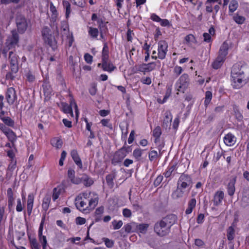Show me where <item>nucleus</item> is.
<instances>
[{
    "label": "nucleus",
    "instance_id": "0e129e2a",
    "mask_svg": "<svg viewBox=\"0 0 249 249\" xmlns=\"http://www.w3.org/2000/svg\"><path fill=\"white\" fill-rule=\"evenodd\" d=\"M0 129L3 132V133H4L5 135L11 130L4 124L1 123H0Z\"/></svg>",
    "mask_w": 249,
    "mask_h": 249
},
{
    "label": "nucleus",
    "instance_id": "393cba45",
    "mask_svg": "<svg viewBox=\"0 0 249 249\" xmlns=\"http://www.w3.org/2000/svg\"><path fill=\"white\" fill-rule=\"evenodd\" d=\"M82 182L85 186L88 187L90 186L93 184L94 181L90 178H89L87 175L84 174L82 176Z\"/></svg>",
    "mask_w": 249,
    "mask_h": 249
},
{
    "label": "nucleus",
    "instance_id": "72a5a7b5",
    "mask_svg": "<svg viewBox=\"0 0 249 249\" xmlns=\"http://www.w3.org/2000/svg\"><path fill=\"white\" fill-rule=\"evenodd\" d=\"M235 231L232 226H230L227 230V238L229 241H232L234 239Z\"/></svg>",
    "mask_w": 249,
    "mask_h": 249
},
{
    "label": "nucleus",
    "instance_id": "de8ad7c7",
    "mask_svg": "<svg viewBox=\"0 0 249 249\" xmlns=\"http://www.w3.org/2000/svg\"><path fill=\"white\" fill-rule=\"evenodd\" d=\"M98 197H95L94 198L91 199L89 201V206L92 208V209H94L96 205L98 204Z\"/></svg>",
    "mask_w": 249,
    "mask_h": 249
},
{
    "label": "nucleus",
    "instance_id": "0eeeda50",
    "mask_svg": "<svg viewBox=\"0 0 249 249\" xmlns=\"http://www.w3.org/2000/svg\"><path fill=\"white\" fill-rule=\"evenodd\" d=\"M125 157L126 152H125L124 148H121L114 154L111 159V163L114 165H116L118 163L121 162Z\"/></svg>",
    "mask_w": 249,
    "mask_h": 249
},
{
    "label": "nucleus",
    "instance_id": "680f3d73",
    "mask_svg": "<svg viewBox=\"0 0 249 249\" xmlns=\"http://www.w3.org/2000/svg\"><path fill=\"white\" fill-rule=\"evenodd\" d=\"M97 90L96 85L93 84L89 89V93L92 96L95 95L97 92Z\"/></svg>",
    "mask_w": 249,
    "mask_h": 249
},
{
    "label": "nucleus",
    "instance_id": "b1692460",
    "mask_svg": "<svg viewBox=\"0 0 249 249\" xmlns=\"http://www.w3.org/2000/svg\"><path fill=\"white\" fill-rule=\"evenodd\" d=\"M196 201L195 198H192L188 202V208L186 210L185 213L187 214H190L194 208L196 207Z\"/></svg>",
    "mask_w": 249,
    "mask_h": 249
},
{
    "label": "nucleus",
    "instance_id": "39448f33",
    "mask_svg": "<svg viewBox=\"0 0 249 249\" xmlns=\"http://www.w3.org/2000/svg\"><path fill=\"white\" fill-rule=\"evenodd\" d=\"M16 23L18 33L23 34L28 27V22L25 17L21 14H18L16 17Z\"/></svg>",
    "mask_w": 249,
    "mask_h": 249
},
{
    "label": "nucleus",
    "instance_id": "69168bd1",
    "mask_svg": "<svg viewBox=\"0 0 249 249\" xmlns=\"http://www.w3.org/2000/svg\"><path fill=\"white\" fill-rule=\"evenodd\" d=\"M86 219L81 217H77L76 218V223L77 225H83L86 223Z\"/></svg>",
    "mask_w": 249,
    "mask_h": 249
},
{
    "label": "nucleus",
    "instance_id": "5fc2aeb1",
    "mask_svg": "<svg viewBox=\"0 0 249 249\" xmlns=\"http://www.w3.org/2000/svg\"><path fill=\"white\" fill-rule=\"evenodd\" d=\"M26 77L27 80L30 82H33L35 79V76L31 71H29L26 73Z\"/></svg>",
    "mask_w": 249,
    "mask_h": 249
},
{
    "label": "nucleus",
    "instance_id": "dca6fc26",
    "mask_svg": "<svg viewBox=\"0 0 249 249\" xmlns=\"http://www.w3.org/2000/svg\"><path fill=\"white\" fill-rule=\"evenodd\" d=\"M116 176L115 170L112 171L110 174L107 175L106 180L108 186L110 188H113L114 183L113 180L115 178Z\"/></svg>",
    "mask_w": 249,
    "mask_h": 249
},
{
    "label": "nucleus",
    "instance_id": "ddd939ff",
    "mask_svg": "<svg viewBox=\"0 0 249 249\" xmlns=\"http://www.w3.org/2000/svg\"><path fill=\"white\" fill-rule=\"evenodd\" d=\"M162 220L171 229V227L176 222L177 217L176 215L172 214L162 218Z\"/></svg>",
    "mask_w": 249,
    "mask_h": 249
},
{
    "label": "nucleus",
    "instance_id": "1a4fd4ad",
    "mask_svg": "<svg viewBox=\"0 0 249 249\" xmlns=\"http://www.w3.org/2000/svg\"><path fill=\"white\" fill-rule=\"evenodd\" d=\"M168 44L165 40H160L158 42V57L163 59L167 52Z\"/></svg>",
    "mask_w": 249,
    "mask_h": 249
},
{
    "label": "nucleus",
    "instance_id": "6ab92c4d",
    "mask_svg": "<svg viewBox=\"0 0 249 249\" xmlns=\"http://www.w3.org/2000/svg\"><path fill=\"white\" fill-rule=\"evenodd\" d=\"M242 205L245 207L249 205V189L244 190L241 200Z\"/></svg>",
    "mask_w": 249,
    "mask_h": 249
},
{
    "label": "nucleus",
    "instance_id": "603ef678",
    "mask_svg": "<svg viewBox=\"0 0 249 249\" xmlns=\"http://www.w3.org/2000/svg\"><path fill=\"white\" fill-rule=\"evenodd\" d=\"M104 241L105 242V245L108 248H112L114 245L113 241L110 240L107 238H104L103 239Z\"/></svg>",
    "mask_w": 249,
    "mask_h": 249
},
{
    "label": "nucleus",
    "instance_id": "2f4dec72",
    "mask_svg": "<svg viewBox=\"0 0 249 249\" xmlns=\"http://www.w3.org/2000/svg\"><path fill=\"white\" fill-rule=\"evenodd\" d=\"M88 33L91 37L93 38H96L98 36L99 32L98 29L90 27H89Z\"/></svg>",
    "mask_w": 249,
    "mask_h": 249
},
{
    "label": "nucleus",
    "instance_id": "052dcab7",
    "mask_svg": "<svg viewBox=\"0 0 249 249\" xmlns=\"http://www.w3.org/2000/svg\"><path fill=\"white\" fill-rule=\"evenodd\" d=\"M234 113L236 117V118L239 121H242L243 119V116L241 114V113L240 112V111L238 109H234Z\"/></svg>",
    "mask_w": 249,
    "mask_h": 249
},
{
    "label": "nucleus",
    "instance_id": "c03bdc74",
    "mask_svg": "<svg viewBox=\"0 0 249 249\" xmlns=\"http://www.w3.org/2000/svg\"><path fill=\"white\" fill-rule=\"evenodd\" d=\"M149 159L150 161H153L158 158L159 155L158 154V152L155 150H152L149 152Z\"/></svg>",
    "mask_w": 249,
    "mask_h": 249
},
{
    "label": "nucleus",
    "instance_id": "49530a36",
    "mask_svg": "<svg viewBox=\"0 0 249 249\" xmlns=\"http://www.w3.org/2000/svg\"><path fill=\"white\" fill-rule=\"evenodd\" d=\"M161 134V130L160 126H157L153 131V136L154 137H160Z\"/></svg>",
    "mask_w": 249,
    "mask_h": 249
},
{
    "label": "nucleus",
    "instance_id": "4468645a",
    "mask_svg": "<svg viewBox=\"0 0 249 249\" xmlns=\"http://www.w3.org/2000/svg\"><path fill=\"white\" fill-rule=\"evenodd\" d=\"M71 155L75 164L79 168L82 169L83 167L82 163L77 150L75 149L71 150Z\"/></svg>",
    "mask_w": 249,
    "mask_h": 249
},
{
    "label": "nucleus",
    "instance_id": "4d7b16f0",
    "mask_svg": "<svg viewBox=\"0 0 249 249\" xmlns=\"http://www.w3.org/2000/svg\"><path fill=\"white\" fill-rule=\"evenodd\" d=\"M109 55V48L107 42L104 43V47L103 48L102 55Z\"/></svg>",
    "mask_w": 249,
    "mask_h": 249
},
{
    "label": "nucleus",
    "instance_id": "bf43d9fd",
    "mask_svg": "<svg viewBox=\"0 0 249 249\" xmlns=\"http://www.w3.org/2000/svg\"><path fill=\"white\" fill-rule=\"evenodd\" d=\"M84 58L87 63L91 64L92 62L93 57L88 53L85 54Z\"/></svg>",
    "mask_w": 249,
    "mask_h": 249
},
{
    "label": "nucleus",
    "instance_id": "79ce46f5",
    "mask_svg": "<svg viewBox=\"0 0 249 249\" xmlns=\"http://www.w3.org/2000/svg\"><path fill=\"white\" fill-rule=\"evenodd\" d=\"M112 224L114 230H118L122 226L123 223L122 220H119L118 221L116 220H114L112 222Z\"/></svg>",
    "mask_w": 249,
    "mask_h": 249
},
{
    "label": "nucleus",
    "instance_id": "a19ab883",
    "mask_svg": "<svg viewBox=\"0 0 249 249\" xmlns=\"http://www.w3.org/2000/svg\"><path fill=\"white\" fill-rule=\"evenodd\" d=\"M212 98V93L210 91H207L205 93V105L207 106L211 102Z\"/></svg>",
    "mask_w": 249,
    "mask_h": 249
},
{
    "label": "nucleus",
    "instance_id": "e2e57ef3",
    "mask_svg": "<svg viewBox=\"0 0 249 249\" xmlns=\"http://www.w3.org/2000/svg\"><path fill=\"white\" fill-rule=\"evenodd\" d=\"M123 214L125 217H130L131 216V212L129 209L125 208L123 211Z\"/></svg>",
    "mask_w": 249,
    "mask_h": 249
},
{
    "label": "nucleus",
    "instance_id": "a18cd8bd",
    "mask_svg": "<svg viewBox=\"0 0 249 249\" xmlns=\"http://www.w3.org/2000/svg\"><path fill=\"white\" fill-rule=\"evenodd\" d=\"M43 91L46 96H50L52 92V89L50 85L43 86Z\"/></svg>",
    "mask_w": 249,
    "mask_h": 249
},
{
    "label": "nucleus",
    "instance_id": "423d86ee",
    "mask_svg": "<svg viewBox=\"0 0 249 249\" xmlns=\"http://www.w3.org/2000/svg\"><path fill=\"white\" fill-rule=\"evenodd\" d=\"M19 41V35L15 31H12V36H9L6 40L5 46L8 49H12L15 48Z\"/></svg>",
    "mask_w": 249,
    "mask_h": 249
},
{
    "label": "nucleus",
    "instance_id": "f8f14e48",
    "mask_svg": "<svg viewBox=\"0 0 249 249\" xmlns=\"http://www.w3.org/2000/svg\"><path fill=\"white\" fill-rule=\"evenodd\" d=\"M224 197V193L222 191H217L215 192L213 200L214 205L218 206L221 204Z\"/></svg>",
    "mask_w": 249,
    "mask_h": 249
},
{
    "label": "nucleus",
    "instance_id": "20e7f679",
    "mask_svg": "<svg viewBox=\"0 0 249 249\" xmlns=\"http://www.w3.org/2000/svg\"><path fill=\"white\" fill-rule=\"evenodd\" d=\"M170 228L162 219L157 221L154 227V231L160 237L168 235L170 232Z\"/></svg>",
    "mask_w": 249,
    "mask_h": 249
},
{
    "label": "nucleus",
    "instance_id": "338daca9",
    "mask_svg": "<svg viewBox=\"0 0 249 249\" xmlns=\"http://www.w3.org/2000/svg\"><path fill=\"white\" fill-rule=\"evenodd\" d=\"M203 36L204 37V41L206 42H210L211 41L212 37L209 34L207 33H204L203 35Z\"/></svg>",
    "mask_w": 249,
    "mask_h": 249
},
{
    "label": "nucleus",
    "instance_id": "a211bd4d",
    "mask_svg": "<svg viewBox=\"0 0 249 249\" xmlns=\"http://www.w3.org/2000/svg\"><path fill=\"white\" fill-rule=\"evenodd\" d=\"M244 75L242 76H237V78H232V85L234 89H239L242 86L243 78Z\"/></svg>",
    "mask_w": 249,
    "mask_h": 249
},
{
    "label": "nucleus",
    "instance_id": "58836bf2",
    "mask_svg": "<svg viewBox=\"0 0 249 249\" xmlns=\"http://www.w3.org/2000/svg\"><path fill=\"white\" fill-rule=\"evenodd\" d=\"M233 19L234 21L238 24H243L245 20V18L244 17L239 16L238 15L234 16Z\"/></svg>",
    "mask_w": 249,
    "mask_h": 249
},
{
    "label": "nucleus",
    "instance_id": "864d4df0",
    "mask_svg": "<svg viewBox=\"0 0 249 249\" xmlns=\"http://www.w3.org/2000/svg\"><path fill=\"white\" fill-rule=\"evenodd\" d=\"M110 60L109 59V55H102V66L105 67L107 63H108Z\"/></svg>",
    "mask_w": 249,
    "mask_h": 249
},
{
    "label": "nucleus",
    "instance_id": "c9c22d12",
    "mask_svg": "<svg viewBox=\"0 0 249 249\" xmlns=\"http://www.w3.org/2000/svg\"><path fill=\"white\" fill-rule=\"evenodd\" d=\"M5 135L8 138V140L13 143L14 145V142L16 140V135L15 133L11 129Z\"/></svg>",
    "mask_w": 249,
    "mask_h": 249
},
{
    "label": "nucleus",
    "instance_id": "9b49d317",
    "mask_svg": "<svg viewBox=\"0 0 249 249\" xmlns=\"http://www.w3.org/2000/svg\"><path fill=\"white\" fill-rule=\"evenodd\" d=\"M5 98L9 105H13L14 104L17 98L16 91L14 88H9L7 89Z\"/></svg>",
    "mask_w": 249,
    "mask_h": 249
},
{
    "label": "nucleus",
    "instance_id": "bb28decb",
    "mask_svg": "<svg viewBox=\"0 0 249 249\" xmlns=\"http://www.w3.org/2000/svg\"><path fill=\"white\" fill-rule=\"evenodd\" d=\"M61 106L62 110L65 113L71 114L72 116H73L72 107L71 106H69L68 104L65 102H62Z\"/></svg>",
    "mask_w": 249,
    "mask_h": 249
},
{
    "label": "nucleus",
    "instance_id": "412c9836",
    "mask_svg": "<svg viewBox=\"0 0 249 249\" xmlns=\"http://www.w3.org/2000/svg\"><path fill=\"white\" fill-rule=\"evenodd\" d=\"M224 141L227 145H233L235 142L234 136L231 134H228L225 136Z\"/></svg>",
    "mask_w": 249,
    "mask_h": 249
},
{
    "label": "nucleus",
    "instance_id": "3c124183",
    "mask_svg": "<svg viewBox=\"0 0 249 249\" xmlns=\"http://www.w3.org/2000/svg\"><path fill=\"white\" fill-rule=\"evenodd\" d=\"M109 120L108 119H102L101 121V124L104 126H107L110 129H112V125L111 124L109 123Z\"/></svg>",
    "mask_w": 249,
    "mask_h": 249
},
{
    "label": "nucleus",
    "instance_id": "473e14b6",
    "mask_svg": "<svg viewBox=\"0 0 249 249\" xmlns=\"http://www.w3.org/2000/svg\"><path fill=\"white\" fill-rule=\"evenodd\" d=\"M2 121L5 125H7L10 127H14V126L15 122L14 120H13L9 117H3L2 118Z\"/></svg>",
    "mask_w": 249,
    "mask_h": 249
},
{
    "label": "nucleus",
    "instance_id": "a878e982",
    "mask_svg": "<svg viewBox=\"0 0 249 249\" xmlns=\"http://www.w3.org/2000/svg\"><path fill=\"white\" fill-rule=\"evenodd\" d=\"M29 240L30 242V248L31 249H39V244L37 242L36 238H32L30 235H28Z\"/></svg>",
    "mask_w": 249,
    "mask_h": 249
},
{
    "label": "nucleus",
    "instance_id": "774afa93",
    "mask_svg": "<svg viewBox=\"0 0 249 249\" xmlns=\"http://www.w3.org/2000/svg\"><path fill=\"white\" fill-rule=\"evenodd\" d=\"M68 177L71 180L75 177V171L72 169H69L68 171Z\"/></svg>",
    "mask_w": 249,
    "mask_h": 249
},
{
    "label": "nucleus",
    "instance_id": "c85d7f7f",
    "mask_svg": "<svg viewBox=\"0 0 249 249\" xmlns=\"http://www.w3.org/2000/svg\"><path fill=\"white\" fill-rule=\"evenodd\" d=\"M170 115H169L168 113H165V116L163 120L162 127L167 128V127H170L171 126V123L172 121V118L170 117Z\"/></svg>",
    "mask_w": 249,
    "mask_h": 249
},
{
    "label": "nucleus",
    "instance_id": "37998d69",
    "mask_svg": "<svg viewBox=\"0 0 249 249\" xmlns=\"http://www.w3.org/2000/svg\"><path fill=\"white\" fill-rule=\"evenodd\" d=\"M146 64L142 63L140 65H138L135 66L137 71L143 72L144 74L147 72Z\"/></svg>",
    "mask_w": 249,
    "mask_h": 249
},
{
    "label": "nucleus",
    "instance_id": "6e6d98bb",
    "mask_svg": "<svg viewBox=\"0 0 249 249\" xmlns=\"http://www.w3.org/2000/svg\"><path fill=\"white\" fill-rule=\"evenodd\" d=\"M53 142H55L53 146L57 148H60L62 146V141L60 139L55 138L53 141Z\"/></svg>",
    "mask_w": 249,
    "mask_h": 249
},
{
    "label": "nucleus",
    "instance_id": "aec40b11",
    "mask_svg": "<svg viewBox=\"0 0 249 249\" xmlns=\"http://www.w3.org/2000/svg\"><path fill=\"white\" fill-rule=\"evenodd\" d=\"M225 58L218 55L215 60L212 63V67L215 70L218 69L222 66L223 63L225 61Z\"/></svg>",
    "mask_w": 249,
    "mask_h": 249
},
{
    "label": "nucleus",
    "instance_id": "f257e3e1",
    "mask_svg": "<svg viewBox=\"0 0 249 249\" xmlns=\"http://www.w3.org/2000/svg\"><path fill=\"white\" fill-rule=\"evenodd\" d=\"M193 180L191 177L184 173L181 174L178 182L177 189L172 195V197L177 199L181 198L186 192V190L189 188V190L193 185Z\"/></svg>",
    "mask_w": 249,
    "mask_h": 249
},
{
    "label": "nucleus",
    "instance_id": "e433bc0d",
    "mask_svg": "<svg viewBox=\"0 0 249 249\" xmlns=\"http://www.w3.org/2000/svg\"><path fill=\"white\" fill-rule=\"evenodd\" d=\"M238 7V2L235 0H232L229 6V11L231 13L234 12Z\"/></svg>",
    "mask_w": 249,
    "mask_h": 249
},
{
    "label": "nucleus",
    "instance_id": "13d9d810",
    "mask_svg": "<svg viewBox=\"0 0 249 249\" xmlns=\"http://www.w3.org/2000/svg\"><path fill=\"white\" fill-rule=\"evenodd\" d=\"M20 0H0V3L3 4H8L11 3L17 4Z\"/></svg>",
    "mask_w": 249,
    "mask_h": 249
},
{
    "label": "nucleus",
    "instance_id": "f3484780",
    "mask_svg": "<svg viewBox=\"0 0 249 249\" xmlns=\"http://www.w3.org/2000/svg\"><path fill=\"white\" fill-rule=\"evenodd\" d=\"M229 49V44L226 41H224L219 51L218 56L225 59L226 55L228 54V51Z\"/></svg>",
    "mask_w": 249,
    "mask_h": 249
},
{
    "label": "nucleus",
    "instance_id": "6e6552de",
    "mask_svg": "<svg viewBox=\"0 0 249 249\" xmlns=\"http://www.w3.org/2000/svg\"><path fill=\"white\" fill-rule=\"evenodd\" d=\"M189 84V76L187 74H182L179 78L178 81L177 83V87L178 90L181 91L187 88Z\"/></svg>",
    "mask_w": 249,
    "mask_h": 249
},
{
    "label": "nucleus",
    "instance_id": "7c9ffc66",
    "mask_svg": "<svg viewBox=\"0 0 249 249\" xmlns=\"http://www.w3.org/2000/svg\"><path fill=\"white\" fill-rule=\"evenodd\" d=\"M50 10L52 13L51 18L52 21H55L58 15L57 11L55 7L52 2L50 3Z\"/></svg>",
    "mask_w": 249,
    "mask_h": 249
},
{
    "label": "nucleus",
    "instance_id": "f704fd0d",
    "mask_svg": "<svg viewBox=\"0 0 249 249\" xmlns=\"http://www.w3.org/2000/svg\"><path fill=\"white\" fill-rule=\"evenodd\" d=\"M143 150L140 148L135 149L133 152V156L137 161H139L142 155Z\"/></svg>",
    "mask_w": 249,
    "mask_h": 249
},
{
    "label": "nucleus",
    "instance_id": "cd10ccee",
    "mask_svg": "<svg viewBox=\"0 0 249 249\" xmlns=\"http://www.w3.org/2000/svg\"><path fill=\"white\" fill-rule=\"evenodd\" d=\"M51 201V196L49 195H47L45 196L43 200L42 203V208L45 211H46L49 207V204Z\"/></svg>",
    "mask_w": 249,
    "mask_h": 249
},
{
    "label": "nucleus",
    "instance_id": "4be33fe9",
    "mask_svg": "<svg viewBox=\"0 0 249 249\" xmlns=\"http://www.w3.org/2000/svg\"><path fill=\"white\" fill-rule=\"evenodd\" d=\"M42 225L39 226V230H38V239L40 243L42 244V245H47V241L46 237L44 235H42Z\"/></svg>",
    "mask_w": 249,
    "mask_h": 249
},
{
    "label": "nucleus",
    "instance_id": "4c0bfd02",
    "mask_svg": "<svg viewBox=\"0 0 249 249\" xmlns=\"http://www.w3.org/2000/svg\"><path fill=\"white\" fill-rule=\"evenodd\" d=\"M177 164H174L171 166L168 167L167 170L164 173V175L166 178L170 177L173 172L176 169Z\"/></svg>",
    "mask_w": 249,
    "mask_h": 249
},
{
    "label": "nucleus",
    "instance_id": "ea45409f",
    "mask_svg": "<svg viewBox=\"0 0 249 249\" xmlns=\"http://www.w3.org/2000/svg\"><path fill=\"white\" fill-rule=\"evenodd\" d=\"M63 5L66 8V17L67 18L71 13V4L69 1L63 0Z\"/></svg>",
    "mask_w": 249,
    "mask_h": 249
},
{
    "label": "nucleus",
    "instance_id": "2eb2a0df",
    "mask_svg": "<svg viewBox=\"0 0 249 249\" xmlns=\"http://www.w3.org/2000/svg\"><path fill=\"white\" fill-rule=\"evenodd\" d=\"M236 182V177H234L232 179H231L229 182L228 183V186H227V192L228 195L232 196H233L235 191V183Z\"/></svg>",
    "mask_w": 249,
    "mask_h": 249
},
{
    "label": "nucleus",
    "instance_id": "7ed1b4c3",
    "mask_svg": "<svg viewBox=\"0 0 249 249\" xmlns=\"http://www.w3.org/2000/svg\"><path fill=\"white\" fill-rule=\"evenodd\" d=\"M45 43L51 47L53 51L57 48V41L51 30L47 26L43 27L41 31Z\"/></svg>",
    "mask_w": 249,
    "mask_h": 249
},
{
    "label": "nucleus",
    "instance_id": "8fccbe9b",
    "mask_svg": "<svg viewBox=\"0 0 249 249\" xmlns=\"http://www.w3.org/2000/svg\"><path fill=\"white\" fill-rule=\"evenodd\" d=\"M146 68L147 72H149L156 68V63L155 62H150L147 64H146Z\"/></svg>",
    "mask_w": 249,
    "mask_h": 249
},
{
    "label": "nucleus",
    "instance_id": "5701e85b",
    "mask_svg": "<svg viewBox=\"0 0 249 249\" xmlns=\"http://www.w3.org/2000/svg\"><path fill=\"white\" fill-rule=\"evenodd\" d=\"M166 94L164 96V98L162 100L158 99V102L160 104H163L164 102H165L167 100V99L170 96L171 92H172V85H167L166 86Z\"/></svg>",
    "mask_w": 249,
    "mask_h": 249
},
{
    "label": "nucleus",
    "instance_id": "f03ea898",
    "mask_svg": "<svg viewBox=\"0 0 249 249\" xmlns=\"http://www.w3.org/2000/svg\"><path fill=\"white\" fill-rule=\"evenodd\" d=\"M18 56L13 51L9 53V59L10 65V71L7 73L5 78L7 80H13L16 77V74L19 70L18 64Z\"/></svg>",
    "mask_w": 249,
    "mask_h": 249
},
{
    "label": "nucleus",
    "instance_id": "09e8293b",
    "mask_svg": "<svg viewBox=\"0 0 249 249\" xmlns=\"http://www.w3.org/2000/svg\"><path fill=\"white\" fill-rule=\"evenodd\" d=\"M71 2H73L74 5H76L80 7H84L85 5V1L84 0H70Z\"/></svg>",
    "mask_w": 249,
    "mask_h": 249
},
{
    "label": "nucleus",
    "instance_id": "c756f323",
    "mask_svg": "<svg viewBox=\"0 0 249 249\" xmlns=\"http://www.w3.org/2000/svg\"><path fill=\"white\" fill-rule=\"evenodd\" d=\"M102 68L104 71H107L109 72L113 71L116 69V67L113 65L111 61L108 63H107L105 67L102 66Z\"/></svg>",
    "mask_w": 249,
    "mask_h": 249
},
{
    "label": "nucleus",
    "instance_id": "9d476101",
    "mask_svg": "<svg viewBox=\"0 0 249 249\" xmlns=\"http://www.w3.org/2000/svg\"><path fill=\"white\" fill-rule=\"evenodd\" d=\"M243 68V66L240 64L237 63L234 64L231 71V77L236 78L237 76H242L244 75V71Z\"/></svg>",
    "mask_w": 249,
    "mask_h": 249
}]
</instances>
